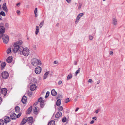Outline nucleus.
Instances as JSON below:
<instances>
[{
    "instance_id": "obj_1",
    "label": "nucleus",
    "mask_w": 125,
    "mask_h": 125,
    "mask_svg": "<svg viewBox=\"0 0 125 125\" xmlns=\"http://www.w3.org/2000/svg\"><path fill=\"white\" fill-rule=\"evenodd\" d=\"M23 42L22 41H18L15 43L13 45L14 47L13 51L14 53L17 52L18 51L21 50L23 47L21 46Z\"/></svg>"
},
{
    "instance_id": "obj_2",
    "label": "nucleus",
    "mask_w": 125,
    "mask_h": 125,
    "mask_svg": "<svg viewBox=\"0 0 125 125\" xmlns=\"http://www.w3.org/2000/svg\"><path fill=\"white\" fill-rule=\"evenodd\" d=\"M31 64L34 66H36L38 65H41L42 63L41 61L36 58L32 59L31 61Z\"/></svg>"
},
{
    "instance_id": "obj_3",
    "label": "nucleus",
    "mask_w": 125,
    "mask_h": 125,
    "mask_svg": "<svg viewBox=\"0 0 125 125\" xmlns=\"http://www.w3.org/2000/svg\"><path fill=\"white\" fill-rule=\"evenodd\" d=\"M19 51L21 54H23L25 56H28L29 53V50L27 48H23L21 50Z\"/></svg>"
},
{
    "instance_id": "obj_4",
    "label": "nucleus",
    "mask_w": 125,
    "mask_h": 125,
    "mask_svg": "<svg viewBox=\"0 0 125 125\" xmlns=\"http://www.w3.org/2000/svg\"><path fill=\"white\" fill-rule=\"evenodd\" d=\"M2 34H0V38L2 37L3 42L5 43H7L9 41V37L7 35L3 34L2 35Z\"/></svg>"
},
{
    "instance_id": "obj_5",
    "label": "nucleus",
    "mask_w": 125,
    "mask_h": 125,
    "mask_svg": "<svg viewBox=\"0 0 125 125\" xmlns=\"http://www.w3.org/2000/svg\"><path fill=\"white\" fill-rule=\"evenodd\" d=\"M2 78L4 79H7L9 76V74L8 72L6 71L2 72L1 74Z\"/></svg>"
},
{
    "instance_id": "obj_6",
    "label": "nucleus",
    "mask_w": 125,
    "mask_h": 125,
    "mask_svg": "<svg viewBox=\"0 0 125 125\" xmlns=\"http://www.w3.org/2000/svg\"><path fill=\"white\" fill-rule=\"evenodd\" d=\"M7 90L6 88H4L1 89H0V95L2 94L4 95V97L6 94Z\"/></svg>"
},
{
    "instance_id": "obj_7",
    "label": "nucleus",
    "mask_w": 125,
    "mask_h": 125,
    "mask_svg": "<svg viewBox=\"0 0 125 125\" xmlns=\"http://www.w3.org/2000/svg\"><path fill=\"white\" fill-rule=\"evenodd\" d=\"M42 71V69L41 67L39 66L37 67L35 69V72L36 74H40Z\"/></svg>"
},
{
    "instance_id": "obj_8",
    "label": "nucleus",
    "mask_w": 125,
    "mask_h": 125,
    "mask_svg": "<svg viewBox=\"0 0 125 125\" xmlns=\"http://www.w3.org/2000/svg\"><path fill=\"white\" fill-rule=\"evenodd\" d=\"M84 14L83 13H81L77 15L75 21V23H77L79 22V20L80 19L81 17H82L83 15Z\"/></svg>"
},
{
    "instance_id": "obj_9",
    "label": "nucleus",
    "mask_w": 125,
    "mask_h": 125,
    "mask_svg": "<svg viewBox=\"0 0 125 125\" xmlns=\"http://www.w3.org/2000/svg\"><path fill=\"white\" fill-rule=\"evenodd\" d=\"M12 61V56L8 57L6 59L7 62L9 63H11Z\"/></svg>"
},
{
    "instance_id": "obj_10",
    "label": "nucleus",
    "mask_w": 125,
    "mask_h": 125,
    "mask_svg": "<svg viewBox=\"0 0 125 125\" xmlns=\"http://www.w3.org/2000/svg\"><path fill=\"white\" fill-rule=\"evenodd\" d=\"M27 101V98L26 96H24L22 98L21 101L24 104L26 103Z\"/></svg>"
},
{
    "instance_id": "obj_11",
    "label": "nucleus",
    "mask_w": 125,
    "mask_h": 125,
    "mask_svg": "<svg viewBox=\"0 0 125 125\" xmlns=\"http://www.w3.org/2000/svg\"><path fill=\"white\" fill-rule=\"evenodd\" d=\"M62 113L60 112H57L55 115V117L56 118H59L62 115Z\"/></svg>"
},
{
    "instance_id": "obj_12",
    "label": "nucleus",
    "mask_w": 125,
    "mask_h": 125,
    "mask_svg": "<svg viewBox=\"0 0 125 125\" xmlns=\"http://www.w3.org/2000/svg\"><path fill=\"white\" fill-rule=\"evenodd\" d=\"M2 8L3 10L6 12H8V9L6 6V4L5 3H3L2 6Z\"/></svg>"
},
{
    "instance_id": "obj_13",
    "label": "nucleus",
    "mask_w": 125,
    "mask_h": 125,
    "mask_svg": "<svg viewBox=\"0 0 125 125\" xmlns=\"http://www.w3.org/2000/svg\"><path fill=\"white\" fill-rule=\"evenodd\" d=\"M36 88V86L35 84H33L31 85L30 87V90L32 91L34 90Z\"/></svg>"
},
{
    "instance_id": "obj_14",
    "label": "nucleus",
    "mask_w": 125,
    "mask_h": 125,
    "mask_svg": "<svg viewBox=\"0 0 125 125\" xmlns=\"http://www.w3.org/2000/svg\"><path fill=\"white\" fill-rule=\"evenodd\" d=\"M10 118L11 119H15L16 118V115L14 113H12L10 115Z\"/></svg>"
},
{
    "instance_id": "obj_15",
    "label": "nucleus",
    "mask_w": 125,
    "mask_h": 125,
    "mask_svg": "<svg viewBox=\"0 0 125 125\" xmlns=\"http://www.w3.org/2000/svg\"><path fill=\"white\" fill-rule=\"evenodd\" d=\"M27 118L25 117L23 118L22 120V121L21 122L20 125H23L26 123L27 120Z\"/></svg>"
},
{
    "instance_id": "obj_16",
    "label": "nucleus",
    "mask_w": 125,
    "mask_h": 125,
    "mask_svg": "<svg viewBox=\"0 0 125 125\" xmlns=\"http://www.w3.org/2000/svg\"><path fill=\"white\" fill-rule=\"evenodd\" d=\"M5 122L6 124L8 122H10V117L8 116H5L4 119Z\"/></svg>"
},
{
    "instance_id": "obj_17",
    "label": "nucleus",
    "mask_w": 125,
    "mask_h": 125,
    "mask_svg": "<svg viewBox=\"0 0 125 125\" xmlns=\"http://www.w3.org/2000/svg\"><path fill=\"white\" fill-rule=\"evenodd\" d=\"M112 23L115 25H116L117 24V20L115 18H113L112 19Z\"/></svg>"
},
{
    "instance_id": "obj_18",
    "label": "nucleus",
    "mask_w": 125,
    "mask_h": 125,
    "mask_svg": "<svg viewBox=\"0 0 125 125\" xmlns=\"http://www.w3.org/2000/svg\"><path fill=\"white\" fill-rule=\"evenodd\" d=\"M27 120H28V121L29 123H31L33 122V118L31 117H30L27 118Z\"/></svg>"
},
{
    "instance_id": "obj_19",
    "label": "nucleus",
    "mask_w": 125,
    "mask_h": 125,
    "mask_svg": "<svg viewBox=\"0 0 125 125\" xmlns=\"http://www.w3.org/2000/svg\"><path fill=\"white\" fill-rule=\"evenodd\" d=\"M32 106H31L29 107L27 111V114H29L32 110Z\"/></svg>"
},
{
    "instance_id": "obj_20",
    "label": "nucleus",
    "mask_w": 125,
    "mask_h": 125,
    "mask_svg": "<svg viewBox=\"0 0 125 125\" xmlns=\"http://www.w3.org/2000/svg\"><path fill=\"white\" fill-rule=\"evenodd\" d=\"M57 94L56 92L54 89L52 90L51 91V94L53 96H55Z\"/></svg>"
},
{
    "instance_id": "obj_21",
    "label": "nucleus",
    "mask_w": 125,
    "mask_h": 125,
    "mask_svg": "<svg viewBox=\"0 0 125 125\" xmlns=\"http://www.w3.org/2000/svg\"><path fill=\"white\" fill-rule=\"evenodd\" d=\"M35 29V34L36 35H37L39 32V27L38 26H36Z\"/></svg>"
},
{
    "instance_id": "obj_22",
    "label": "nucleus",
    "mask_w": 125,
    "mask_h": 125,
    "mask_svg": "<svg viewBox=\"0 0 125 125\" xmlns=\"http://www.w3.org/2000/svg\"><path fill=\"white\" fill-rule=\"evenodd\" d=\"M61 104V100L60 99H58L57 101L56 105L58 106H59Z\"/></svg>"
},
{
    "instance_id": "obj_23",
    "label": "nucleus",
    "mask_w": 125,
    "mask_h": 125,
    "mask_svg": "<svg viewBox=\"0 0 125 125\" xmlns=\"http://www.w3.org/2000/svg\"><path fill=\"white\" fill-rule=\"evenodd\" d=\"M15 112L16 113H18L20 111V108L19 106H17L15 108Z\"/></svg>"
},
{
    "instance_id": "obj_24",
    "label": "nucleus",
    "mask_w": 125,
    "mask_h": 125,
    "mask_svg": "<svg viewBox=\"0 0 125 125\" xmlns=\"http://www.w3.org/2000/svg\"><path fill=\"white\" fill-rule=\"evenodd\" d=\"M55 122L53 120H51L48 123V125H54Z\"/></svg>"
},
{
    "instance_id": "obj_25",
    "label": "nucleus",
    "mask_w": 125,
    "mask_h": 125,
    "mask_svg": "<svg viewBox=\"0 0 125 125\" xmlns=\"http://www.w3.org/2000/svg\"><path fill=\"white\" fill-rule=\"evenodd\" d=\"M37 107H35L33 109V113L36 114H37Z\"/></svg>"
},
{
    "instance_id": "obj_26",
    "label": "nucleus",
    "mask_w": 125,
    "mask_h": 125,
    "mask_svg": "<svg viewBox=\"0 0 125 125\" xmlns=\"http://www.w3.org/2000/svg\"><path fill=\"white\" fill-rule=\"evenodd\" d=\"M5 63L4 62L2 63H1L0 65V67L2 69V68H4V67L5 66Z\"/></svg>"
},
{
    "instance_id": "obj_27",
    "label": "nucleus",
    "mask_w": 125,
    "mask_h": 125,
    "mask_svg": "<svg viewBox=\"0 0 125 125\" xmlns=\"http://www.w3.org/2000/svg\"><path fill=\"white\" fill-rule=\"evenodd\" d=\"M72 77V75L71 73H70L67 76V80H69L70 79H71Z\"/></svg>"
},
{
    "instance_id": "obj_28",
    "label": "nucleus",
    "mask_w": 125,
    "mask_h": 125,
    "mask_svg": "<svg viewBox=\"0 0 125 125\" xmlns=\"http://www.w3.org/2000/svg\"><path fill=\"white\" fill-rule=\"evenodd\" d=\"M49 72H48L44 74L43 76V77L44 78V79H46L47 77V75H48V74H49Z\"/></svg>"
},
{
    "instance_id": "obj_29",
    "label": "nucleus",
    "mask_w": 125,
    "mask_h": 125,
    "mask_svg": "<svg viewBox=\"0 0 125 125\" xmlns=\"http://www.w3.org/2000/svg\"><path fill=\"white\" fill-rule=\"evenodd\" d=\"M5 122V121L1 119L0 120V125H4V123Z\"/></svg>"
},
{
    "instance_id": "obj_30",
    "label": "nucleus",
    "mask_w": 125,
    "mask_h": 125,
    "mask_svg": "<svg viewBox=\"0 0 125 125\" xmlns=\"http://www.w3.org/2000/svg\"><path fill=\"white\" fill-rule=\"evenodd\" d=\"M37 8H35L34 11V13L35 14V17H36L37 16Z\"/></svg>"
},
{
    "instance_id": "obj_31",
    "label": "nucleus",
    "mask_w": 125,
    "mask_h": 125,
    "mask_svg": "<svg viewBox=\"0 0 125 125\" xmlns=\"http://www.w3.org/2000/svg\"><path fill=\"white\" fill-rule=\"evenodd\" d=\"M80 68L76 71L75 73V75L76 76L77 74L79 73L80 71Z\"/></svg>"
},
{
    "instance_id": "obj_32",
    "label": "nucleus",
    "mask_w": 125,
    "mask_h": 125,
    "mask_svg": "<svg viewBox=\"0 0 125 125\" xmlns=\"http://www.w3.org/2000/svg\"><path fill=\"white\" fill-rule=\"evenodd\" d=\"M11 51V49L10 48L8 49L7 51V52L8 54L10 53Z\"/></svg>"
},
{
    "instance_id": "obj_33",
    "label": "nucleus",
    "mask_w": 125,
    "mask_h": 125,
    "mask_svg": "<svg viewBox=\"0 0 125 125\" xmlns=\"http://www.w3.org/2000/svg\"><path fill=\"white\" fill-rule=\"evenodd\" d=\"M49 91H47L46 94V95L45 96V98H46L49 96Z\"/></svg>"
},
{
    "instance_id": "obj_34",
    "label": "nucleus",
    "mask_w": 125,
    "mask_h": 125,
    "mask_svg": "<svg viewBox=\"0 0 125 125\" xmlns=\"http://www.w3.org/2000/svg\"><path fill=\"white\" fill-rule=\"evenodd\" d=\"M43 24H44L43 21H42L41 22V23L39 25V26H40V28H41L42 27L43 25Z\"/></svg>"
},
{
    "instance_id": "obj_35",
    "label": "nucleus",
    "mask_w": 125,
    "mask_h": 125,
    "mask_svg": "<svg viewBox=\"0 0 125 125\" xmlns=\"http://www.w3.org/2000/svg\"><path fill=\"white\" fill-rule=\"evenodd\" d=\"M0 14L1 15H2V16H5V13L3 11H1L0 12Z\"/></svg>"
},
{
    "instance_id": "obj_36",
    "label": "nucleus",
    "mask_w": 125,
    "mask_h": 125,
    "mask_svg": "<svg viewBox=\"0 0 125 125\" xmlns=\"http://www.w3.org/2000/svg\"><path fill=\"white\" fill-rule=\"evenodd\" d=\"M63 109V107L61 106H59L58 108V110L59 111H62V110Z\"/></svg>"
},
{
    "instance_id": "obj_37",
    "label": "nucleus",
    "mask_w": 125,
    "mask_h": 125,
    "mask_svg": "<svg viewBox=\"0 0 125 125\" xmlns=\"http://www.w3.org/2000/svg\"><path fill=\"white\" fill-rule=\"evenodd\" d=\"M70 101V99L68 98H67L65 100V102L66 103H67L69 102Z\"/></svg>"
},
{
    "instance_id": "obj_38",
    "label": "nucleus",
    "mask_w": 125,
    "mask_h": 125,
    "mask_svg": "<svg viewBox=\"0 0 125 125\" xmlns=\"http://www.w3.org/2000/svg\"><path fill=\"white\" fill-rule=\"evenodd\" d=\"M42 100V97H41L38 99V102H39L40 103H41L42 102H43Z\"/></svg>"
},
{
    "instance_id": "obj_39",
    "label": "nucleus",
    "mask_w": 125,
    "mask_h": 125,
    "mask_svg": "<svg viewBox=\"0 0 125 125\" xmlns=\"http://www.w3.org/2000/svg\"><path fill=\"white\" fill-rule=\"evenodd\" d=\"M66 120V118L65 117H63L62 119V122H65Z\"/></svg>"
},
{
    "instance_id": "obj_40",
    "label": "nucleus",
    "mask_w": 125,
    "mask_h": 125,
    "mask_svg": "<svg viewBox=\"0 0 125 125\" xmlns=\"http://www.w3.org/2000/svg\"><path fill=\"white\" fill-rule=\"evenodd\" d=\"M32 80L33 82L34 83H36L37 82V80L35 78H33V79H32Z\"/></svg>"
},
{
    "instance_id": "obj_41",
    "label": "nucleus",
    "mask_w": 125,
    "mask_h": 125,
    "mask_svg": "<svg viewBox=\"0 0 125 125\" xmlns=\"http://www.w3.org/2000/svg\"><path fill=\"white\" fill-rule=\"evenodd\" d=\"M40 106H41V107H43L44 106V103H43V102H41V103H40Z\"/></svg>"
},
{
    "instance_id": "obj_42",
    "label": "nucleus",
    "mask_w": 125,
    "mask_h": 125,
    "mask_svg": "<svg viewBox=\"0 0 125 125\" xmlns=\"http://www.w3.org/2000/svg\"><path fill=\"white\" fill-rule=\"evenodd\" d=\"M93 37L91 35H90L89 37V39L90 40H92L93 39Z\"/></svg>"
},
{
    "instance_id": "obj_43",
    "label": "nucleus",
    "mask_w": 125,
    "mask_h": 125,
    "mask_svg": "<svg viewBox=\"0 0 125 125\" xmlns=\"http://www.w3.org/2000/svg\"><path fill=\"white\" fill-rule=\"evenodd\" d=\"M56 97H57V98L58 99V98H62V96L60 94L57 95V96Z\"/></svg>"
},
{
    "instance_id": "obj_44",
    "label": "nucleus",
    "mask_w": 125,
    "mask_h": 125,
    "mask_svg": "<svg viewBox=\"0 0 125 125\" xmlns=\"http://www.w3.org/2000/svg\"><path fill=\"white\" fill-rule=\"evenodd\" d=\"M81 6H82V4H79V6H78V9L79 10L80 9L81 7Z\"/></svg>"
},
{
    "instance_id": "obj_45",
    "label": "nucleus",
    "mask_w": 125,
    "mask_h": 125,
    "mask_svg": "<svg viewBox=\"0 0 125 125\" xmlns=\"http://www.w3.org/2000/svg\"><path fill=\"white\" fill-rule=\"evenodd\" d=\"M21 114L20 113H19V114H18L17 116H16V117H17V118H19L21 116Z\"/></svg>"
},
{
    "instance_id": "obj_46",
    "label": "nucleus",
    "mask_w": 125,
    "mask_h": 125,
    "mask_svg": "<svg viewBox=\"0 0 125 125\" xmlns=\"http://www.w3.org/2000/svg\"><path fill=\"white\" fill-rule=\"evenodd\" d=\"M32 94V93L31 92H30L28 93V95L30 96H31Z\"/></svg>"
},
{
    "instance_id": "obj_47",
    "label": "nucleus",
    "mask_w": 125,
    "mask_h": 125,
    "mask_svg": "<svg viewBox=\"0 0 125 125\" xmlns=\"http://www.w3.org/2000/svg\"><path fill=\"white\" fill-rule=\"evenodd\" d=\"M38 101H37L34 104H33V106H35L36 105H37V104H38Z\"/></svg>"
},
{
    "instance_id": "obj_48",
    "label": "nucleus",
    "mask_w": 125,
    "mask_h": 125,
    "mask_svg": "<svg viewBox=\"0 0 125 125\" xmlns=\"http://www.w3.org/2000/svg\"><path fill=\"white\" fill-rule=\"evenodd\" d=\"M88 82L90 83H92L93 82V81L92 79H89Z\"/></svg>"
},
{
    "instance_id": "obj_49",
    "label": "nucleus",
    "mask_w": 125,
    "mask_h": 125,
    "mask_svg": "<svg viewBox=\"0 0 125 125\" xmlns=\"http://www.w3.org/2000/svg\"><path fill=\"white\" fill-rule=\"evenodd\" d=\"M16 12L18 15H19L21 13L20 11L19 10H17V11Z\"/></svg>"
},
{
    "instance_id": "obj_50",
    "label": "nucleus",
    "mask_w": 125,
    "mask_h": 125,
    "mask_svg": "<svg viewBox=\"0 0 125 125\" xmlns=\"http://www.w3.org/2000/svg\"><path fill=\"white\" fill-rule=\"evenodd\" d=\"M62 83V81H59L58 82V84L59 85L61 84Z\"/></svg>"
},
{
    "instance_id": "obj_51",
    "label": "nucleus",
    "mask_w": 125,
    "mask_h": 125,
    "mask_svg": "<svg viewBox=\"0 0 125 125\" xmlns=\"http://www.w3.org/2000/svg\"><path fill=\"white\" fill-rule=\"evenodd\" d=\"M58 63V61H55L53 62L54 64H57Z\"/></svg>"
},
{
    "instance_id": "obj_52",
    "label": "nucleus",
    "mask_w": 125,
    "mask_h": 125,
    "mask_svg": "<svg viewBox=\"0 0 125 125\" xmlns=\"http://www.w3.org/2000/svg\"><path fill=\"white\" fill-rule=\"evenodd\" d=\"M94 122V121L93 120H92L90 122V124H93Z\"/></svg>"
},
{
    "instance_id": "obj_53",
    "label": "nucleus",
    "mask_w": 125,
    "mask_h": 125,
    "mask_svg": "<svg viewBox=\"0 0 125 125\" xmlns=\"http://www.w3.org/2000/svg\"><path fill=\"white\" fill-rule=\"evenodd\" d=\"M66 1L68 3H70L71 2V0H66Z\"/></svg>"
},
{
    "instance_id": "obj_54",
    "label": "nucleus",
    "mask_w": 125,
    "mask_h": 125,
    "mask_svg": "<svg viewBox=\"0 0 125 125\" xmlns=\"http://www.w3.org/2000/svg\"><path fill=\"white\" fill-rule=\"evenodd\" d=\"M77 62L76 61H75L74 62V65H76L77 64Z\"/></svg>"
},
{
    "instance_id": "obj_55",
    "label": "nucleus",
    "mask_w": 125,
    "mask_h": 125,
    "mask_svg": "<svg viewBox=\"0 0 125 125\" xmlns=\"http://www.w3.org/2000/svg\"><path fill=\"white\" fill-rule=\"evenodd\" d=\"M110 54L111 55H113V52L112 51H111L110 52Z\"/></svg>"
},
{
    "instance_id": "obj_56",
    "label": "nucleus",
    "mask_w": 125,
    "mask_h": 125,
    "mask_svg": "<svg viewBox=\"0 0 125 125\" xmlns=\"http://www.w3.org/2000/svg\"><path fill=\"white\" fill-rule=\"evenodd\" d=\"M2 102V99L1 98V97H0V104H1V103Z\"/></svg>"
},
{
    "instance_id": "obj_57",
    "label": "nucleus",
    "mask_w": 125,
    "mask_h": 125,
    "mask_svg": "<svg viewBox=\"0 0 125 125\" xmlns=\"http://www.w3.org/2000/svg\"><path fill=\"white\" fill-rule=\"evenodd\" d=\"M99 112V111L98 110H97L95 111V113L96 114H97L98 112Z\"/></svg>"
},
{
    "instance_id": "obj_58",
    "label": "nucleus",
    "mask_w": 125,
    "mask_h": 125,
    "mask_svg": "<svg viewBox=\"0 0 125 125\" xmlns=\"http://www.w3.org/2000/svg\"><path fill=\"white\" fill-rule=\"evenodd\" d=\"M79 109V108L78 107L76 109V110H75V112H77Z\"/></svg>"
},
{
    "instance_id": "obj_59",
    "label": "nucleus",
    "mask_w": 125,
    "mask_h": 125,
    "mask_svg": "<svg viewBox=\"0 0 125 125\" xmlns=\"http://www.w3.org/2000/svg\"><path fill=\"white\" fill-rule=\"evenodd\" d=\"M92 119H94L95 120H96L97 119H96V117H93L92 118Z\"/></svg>"
},
{
    "instance_id": "obj_60",
    "label": "nucleus",
    "mask_w": 125,
    "mask_h": 125,
    "mask_svg": "<svg viewBox=\"0 0 125 125\" xmlns=\"http://www.w3.org/2000/svg\"><path fill=\"white\" fill-rule=\"evenodd\" d=\"M20 4H21L20 3V2H19L16 5L18 6H19L20 5Z\"/></svg>"
},
{
    "instance_id": "obj_61",
    "label": "nucleus",
    "mask_w": 125,
    "mask_h": 125,
    "mask_svg": "<svg viewBox=\"0 0 125 125\" xmlns=\"http://www.w3.org/2000/svg\"><path fill=\"white\" fill-rule=\"evenodd\" d=\"M100 82V80L98 81L97 82V84H99Z\"/></svg>"
},
{
    "instance_id": "obj_62",
    "label": "nucleus",
    "mask_w": 125,
    "mask_h": 125,
    "mask_svg": "<svg viewBox=\"0 0 125 125\" xmlns=\"http://www.w3.org/2000/svg\"><path fill=\"white\" fill-rule=\"evenodd\" d=\"M5 26L6 27H7L8 26V23H6V24H5Z\"/></svg>"
},
{
    "instance_id": "obj_63",
    "label": "nucleus",
    "mask_w": 125,
    "mask_h": 125,
    "mask_svg": "<svg viewBox=\"0 0 125 125\" xmlns=\"http://www.w3.org/2000/svg\"><path fill=\"white\" fill-rule=\"evenodd\" d=\"M1 61H0V65H1Z\"/></svg>"
},
{
    "instance_id": "obj_64",
    "label": "nucleus",
    "mask_w": 125,
    "mask_h": 125,
    "mask_svg": "<svg viewBox=\"0 0 125 125\" xmlns=\"http://www.w3.org/2000/svg\"><path fill=\"white\" fill-rule=\"evenodd\" d=\"M84 125H87V124H84Z\"/></svg>"
}]
</instances>
